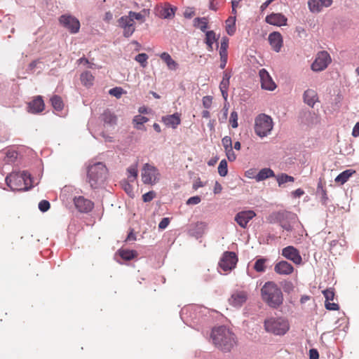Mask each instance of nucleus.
Segmentation results:
<instances>
[{
	"label": "nucleus",
	"mask_w": 359,
	"mask_h": 359,
	"mask_svg": "<svg viewBox=\"0 0 359 359\" xmlns=\"http://www.w3.org/2000/svg\"><path fill=\"white\" fill-rule=\"evenodd\" d=\"M269 43L271 48L276 53L280 51L283 44V39L281 34L278 32H273L268 37Z\"/></svg>",
	"instance_id": "nucleus-17"
},
{
	"label": "nucleus",
	"mask_w": 359,
	"mask_h": 359,
	"mask_svg": "<svg viewBox=\"0 0 359 359\" xmlns=\"http://www.w3.org/2000/svg\"><path fill=\"white\" fill-rule=\"evenodd\" d=\"M225 151H226V155L227 156V158L229 161L232 162L236 159V155L234 153L233 148L225 150Z\"/></svg>",
	"instance_id": "nucleus-56"
},
{
	"label": "nucleus",
	"mask_w": 359,
	"mask_h": 359,
	"mask_svg": "<svg viewBox=\"0 0 359 359\" xmlns=\"http://www.w3.org/2000/svg\"><path fill=\"white\" fill-rule=\"evenodd\" d=\"M238 262V257L235 252L226 251L224 252L219 262V267L224 272H228L234 269Z\"/></svg>",
	"instance_id": "nucleus-10"
},
{
	"label": "nucleus",
	"mask_w": 359,
	"mask_h": 359,
	"mask_svg": "<svg viewBox=\"0 0 359 359\" xmlns=\"http://www.w3.org/2000/svg\"><path fill=\"white\" fill-rule=\"evenodd\" d=\"M323 294L325 299V302H330V301L334 299V292L333 289H332V288L326 289L323 291Z\"/></svg>",
	"instance_id": "nucleus-49"
},
{
	"label": "nucleus",
	"mask_w": 359,
	"mask_h": 359,
	"mask_svg": "<svg viewBox=\"0 0 359 359\" xmlns=\"http://www.w3.org/2000/svg\"><path fill=\"white\" fill-rule=\"evenodd\" d=\"M201 201V198L198 196L190 197L187 201V205H197Z\"/></svg>",
	"instance_id": "nucleus-55"
},
{
	"label": "nucleus",
	"mask_w": 359,
	"mask_h": 359,
	"mask_svg": "<svg viewBox=\"0 0 359 359\" xmlns=\"http://www.w3.org/2000/svg\"><path fill=\"white\" fill-rule=\"evenodd\" d=\"M236 16H231L226 20V32L229 35H233L236 32Z\"/></svg>",
	"instance_id": "nucleus-34"
},
{
	"label": "nucleus",
	"mask_w": 359,
	"mask_h": 359,
	"mask_svg": "<svg viewBox=\"0 0 359 359\" xmlns=\"http://www.w3.org/2000/svg\"><path fill=\"white\" fill-rule=\"evenodd\" d=\"M229 122L233 128L238 127V114L236 111H233L231 113Z\"/></svg>",
	"instance_id": "nucleus-51"
},
{
	"label": "nucleus",
	"mask_w": 359,
	"mask_h": 359,
	"mask_svg": "<svg viewBox=\"0 0 359 359\" xmlns=\"http://www.w3.org/2000/svg\"><path fill=\"white\" fill-rule=\"evenodd\" d=\"M74 203L78 211L83 213L90 212L94 207V203L83 196L74 197Z\"/></svg>",
	"instance_id": "nucleus-14"
},
{
	"label": "nucleus",
	"mask_w": 359,
	"mask_h": 359,
	"mask_svg": "<svg viewBox=\"0 0 359 359\" xmlns=\"http://www.w3.org/2000/svg\"><path fill=\"white\" fill-rule=\"evenodd\" d=\"M128 180L130 182H133L137 177V163L131 165L127 168Z\"/></svg>",
	"instance_id": "nucleus-33"
},
{
	"label": "nucleus",
	"mask_w": 359,
	"mask_h": 359,
	"mask_svg": "<svg viewBox=\"0 0 359 359\" xmlns=\"http://www.w3.org/2000/svg\"><path fill=\"white\" fill-rule=\"evenodd\" d=\"M50 102L53 107L57 111H61L63 108V102L58 95H54L51 97Z\"/></svg>",
	"instance_id": "nucleus-38"
},
{
	"label": "nucleus",
	"mask_w": 359,
	"mask_h": 359,
	"mask_svg": "<svg viewBox=\"0 0 359 359\" xmlns=\"http://www.w3.org/2000/svg\"><path fill=\"white\" fill-rule=\"evenodd\" d=\"M128 15L130 18L133 19V21L135 20H140L142 22L144 21V15L142 13H136L134 11H129Z\"/></svg>",
	"instance_id": "nucleus-50"
},
{
	"label": "nucleus",
	"mask_w": 359,
	"mask_h": 359,
	"mask_svg": "<svg viewBox=\"0 0 359 359\" xmlns=\"http://www.w3.org/2000/svg\"><path fill=\"white\" fill-rule=\"evenodd\" d=\"M227 57H228V55H220L221 63H220L219 67L221 69L225 68V67L226 65V62H227Z\"/></svg>",
	"instance_id": "nucleus-61"
},
{
	"label": "nucleus",
	"mask_w": 359,
	"mask_h": 359,
	"mask_svg": "<svg viewBox=\"0 0 359 359\" xmlns=\"http://www.w3.org/2000/svg\"><path fill=\"white\" fill-rule=\"evenodd\" d=\"M281 255L294 264L299 265L302 263V258L299 250L294 246L289 245L283 248Z\"/></svg>",
	"instance_id": "nucleus-13"
},
{
	"label": "nucleus",
	"mask_w": 359,
	"mask_h": 359,
	"mask_svg": "<svg viewBox=\"0 0 359 359\" xmlns=\"http://www.w3.org/2000/svg\"><path fill=\"white\" fill-rule=\"evenodd\" d=\"M321 194H322L321 201L323 204H326L327 201L328 200V197L327 196L325 190H324L322 187H321Z\"/></svg>",
	"instance_id": "nucleus-64"
},
{
	"label": "nucleus",
	"mask_w": 359,
	"mask_h": 359,
	"mask_svg": "<svg viewBox=\"0 0 359 359\" xmlns=\"http://www.w3.org/2000/svg\"><path fill=\"white\" fill-rule=\"evenodd\" d=\"M50 208V203L46 200H42L39 203V209L43 212H45L47 210H48Z\"/></svg>",
	"instance_id": "nucleus-53"
},
{
	"label": "nucleus",
	"mask_w": 359,
	"mask_h": 359,
	"mask_svg": "<svg viewBox=\"0 0 359 359\" xmlns=\"http://www.w3.org/2000/svg\"><path fill=\"white\" fill-rule=\"evenodd\" d=\"M281 286L286 293H290L294 290V285L292 281L290 280H284L281 282Z\"/></svg>",
	"instance_id": "nucleus-46"
},
{
	"label": "nucleus",
	"mask_w": 359,
	"mask_h": 359,
	"mask_svg": "<svg viewBox=\"0 0 359 359\" xmlns=\"http://www.w3.org/2000/svg\"><path fill=\"white\" fill-rule=\"evenodd\" d=\"M107 169L102 162H97L88 167L87 179L92 189L100 187L107 179Z\"/></svg>",
	"instance_id": "nucleus-4"
},
{
	"label": "nucleus",
	"mask_w": 359,
	"mask_h": 359,
	"mask_svg": "<svg viewBox=\"0 0 359 359\" xmlns=\"http://www.w3.org/2000/svg\"><path fill=\"white\" fill-rule=\"evenodd\" d=\"M264 327L268 332L276 335H283L289 330V324L283 318L271 317L265 320Z\"/></svg>",
	"instance_id": "nucleus-5"
},
{
	"label": "nucleus",
	"mask_w": 359,
	"mask_h": 359,
	"mask_svg": "<svg viewBox=\"0 0 359 359\" xmlns=\"http://www.w3.org/2000/svg\"><path fill=\"white\" fill-rule=\"evenodd\" d=\"M319 353L318 351L315 348L309 350V358L310 359H318Z\"/></svg>",
	"instance_id": "nucleus-60"
},
{
	"label": "nucleus",
	"mask_w": 359,
	"mask_h": 359,
	"mask_svg": "<svg viewBox=\"0 0 359 359\" xmlns=\"http://www.w3.org/2000/svg\"><path fill=\"white\" fill-rule=\"evenodd\" d=\"M263 301L271 308L277 309L283 302V295L280 288L273 281L264 283L261 289Z\"/></svg>",
	"instance_id": "nucleus-3"
},
{
	"label": "nucleus",
	"mask_w": 359,
	"mask_h": 359,
	"mask_svg": "<svg viewBox=\"0 0 359 359\" xmlns=\"http://www.w3.org/2000/svg\"><path fill=\"white\" fill-rule=\"evenodd\" d=\"M160 57L166 63L169 69L176 70L177 69L178 64L174 60H172L170 54L168 53H162L160 55Z\"/></svg>",
	"instance_id": "nucleus-31"
},
{
	"label": "nucleus",
	"mask_w": 359,
	"mask_h": 359,
	"mask_svg": "<svg viewBox=\"0 0 359 359\" xmlns=\"http://www.w3.org/2000/svg\"><path fill=\"white\" fill-rule=\"evenodd\" d=\"M231 77V74L230 72H227V71H224L223 72V77H222V81L220 82L219 83V87H222V88H229V80Z\"/></svg>",
	"instance_id": "nucleus-45"
},
{
	"label": "nucleus",
	"mask_w": 359,
	"mask_h": 359,
	"mask_svg": "<svg viewBox=\"0 0 359 359\" xmlns=\"http://www.w3.org/2000/svg\"><path fill=\"white\" fill-rule=\"evenodd\" d=\"M6 156L8 158H11V161L16 159L18 156V153L15 151H8L6 153Z\"/></svg>",
	"instance_id": "nucleus-63"
},
{
	"label": "nucleus",
	"mask_w": 359,
	"mask_h": 359,
	"mask_svg": "<svg viewBox=\"0 0 359 359\" xmlns=\"http://www.w3.org/2000/svg\"><path fill=\"white\" fill-rule=\"evenodd\" d=\"M266 262V259L264 258H260L256 260L254 269L257 272H264L265 271L266 266L265 263Z\"/></svg>",
	"instance_id": "nucleus-42"
},
{
	"label": "nucleus",
	"mask_w": 359,
	"mask_h": 359,
	"mask_svg": "<svg viewBox=\"0 0 359 359\" xmlns=\"http://www.w3.org/2000/svg\"><path fill=\"white\" fill-rule=\"evenodd\" d=\"M200 309L199 307H197V306H189V307H184L183 309H182L181 310V312H180V317L182 318V320L186 323H187V320L184 319V316H188V314H189V317L191 318V320H194L196 318V314L197 313V311Z\"/></svg>",
	"instance_id": "nucleus-25"
},
{
	"label": "nucleus",
	"mask_w": 359,
	"mask_h": 359,
	"mask_svg": "<svg viewBox=\"0 0 359 359\" xmlns=\"http://www.w3.org/2000/svg\"><path fill=\"white\" fill-rule=\"evenodd\" d=\"M352 135L355 137L359 136V122L356 123L352 130Z\"/></svg>",
	"instance_id": "nucleus-62"
},
{
	"label": "nucleus",
	"mask_w": 359,
	"mask_h": 359,
	"mask_svg": "<svg viewBox=\"0 0 359 359\" xmlns=\"http://www.w3.org/2000/svg\"><path fill=\"white\" fill-rule=\"evenodd\" d=\"M28 111L32 114H38L44 109V103L41 96H37L28 104Z\"/></svg>",
	"instance_id": "nucleus-23"
},
{
	"label": "nucleus",
	"mask_w": 359,
	"mask_h": 359,
	"mask_svg": "<svg viewBox=\"0 0 359 359\" xmlns=\"http://www.w3.org/2000/svg\"><path fill=\"white\" fill-rule=\"evenodd\" d=\"M273 217L283 229L287 232H291L296 224H299L297 215L291 212H278L275 213Z\"/></svg>",
	"instance_id": "nucleus-7"
},
{
	"label": "nucleus",
	"mask_w": 359,
	"mask_h": 359,
	"mask_svg": "<svg viewBox=\"0 0 359 359\" xmlns=\"http://www.w3.org/2000/svg\"><path fill=\"white\" fill-rule=\"evenodd\" d=\"M163 119L166 126H170L172 128H177V126L180 125L181 122L180 116L177 114L167 116Z\"/></svg>",
	"instance_id": "nucleus-28"
},
{
	"label": "nucleus",
	"mask_w": 359,
	"mask_h": 359,
	"mask_svg": "<svg viewBox=\"0 0 359 359\" xmlns=\"http://www.w3.org/2000/svg\"><path fill=\"white\" fill-rule=\"evenodd\" d=\"M118 25L123 29V36L126 38L130 37L135 30V22L128 15L121 16L118 20Z\"/></svg>",
	"instance_id": "nucleus-12"
},
{
	"label": "nucleus",
	"mask_w": 359,
	"mask_h": 359,
	"mask_svg": "<svg viewBox=\"0 0 359 359\" xmlns=\"http://www.w3.org/2000/svg\"><path fill=\"white\" fill-rule=\"evenodd\" d=\"M124 90L121 87H115L109 90V95L114 96L116 98H120L121 95L123 94Z\"/></svg>",
	"instance_id": "nucleus-48"
},
{
	"label": "nucleus",
	"mask_w": 359,
	"mask_h": 359,
	"mask_svg": "<svg viewBox=\"0 0 359 359\" xmlns=\"http://www.w3.org/2000/svg\"><path fill=\"white\" fill-rule=\"evenodd\" d=\"M212 98L211 96H205L203 97V105L205 108L209 109L212 104Z\"/></svg>",
	"instance_id": "nucleus-58"
},
{
	"label": "nucleus",
	"mask_w": 359,
	"mask_h": 359,
	"mask_svg": "<svg viewBox=\"0 0 359 359\" xmlns=\"http://www.w3.org/2000/svg\"><path fill=\"white\" fill-rule=\"evenodd\" d=\"M218 173L221 177H225L228 173L227 161L225 159L222 160L218 165Z\"/></svg>",
	"instance_id": "nucleus-41"
},
{
	"label": "nucleus",
	"mask_w": 359,
	"mask_h": 359,
	"mask_svg": "<svg viewBox=\"0 0 359 359\" xmlns=\"http://www.w3.org/2000/svg\"><path fill=\"white\" fill-rule=\"evenodd\" d=\"M276 177L279 187H281L285 183L293 182L294 181V178L293 177L284 173L279 175Z\"/></svg>",
	"instance_id": "nucleus-37"
},
{
	"label": "nucleus",
	"mask_w": 359,
	"mask_h": 359,
	"mask_svg": "<svg viewBox=\"0 0 359 359\" xmlns=\"http://www.w3.org/2000/svg\"><path fill=\"white\" fill-rule=\"evenodd\" d=\"M94 76L90 72H85L81 75V81L86 86H90L93 85Z\"/></svg>",
	"instance_id": "nucleus-35"
},
{
	"label": "nucleus",
	"mask_w": 359,
	"mask_h": 359,
	"mask_svg": "<svg viewBox=\"0 0 359 359\" xmlns=\"http://www.w3.org/2000/svg\"><path fill=\"white\" fill-rule=\"evenodd\" d=\"M39 182L27 171L10 173L6 177V184L11 191H27Z\"/></svg>",
	"instance_id": "nucleus-1"
},
{
	"label": "nucleus",
	"mask_w": 359,
	"mask_h": 359,
	"mask_svg": "<svg viewBox=\"0 0 359 359\" xmlns=\"http://www.w3.org/2000/svg\"><path fill=\"white\" fill-rule=\"evenodd\" d=\"M148 55L146 53H139L135 57V61L140 63L142 67H146L147 65Z\"/></svg>",
	"instance_id": "nucleus-44"
},
{
	"label": "nucleus",
	"mask_w": 359,
	"mask_h": 359,
	"mask_svg": "<svg viewBox=\"0 0 359 359\" xmlns=\"http://www.w3.org/2000/svg\"><path fill=\"white\" fill-rule=\"evenodd\" d=\"M229 46V39L226 36L222 37L220 43L219 55H228L227 48Z\"/></svg>",
	"instance_id": "nucleus-43"
},
{
	"label": "nucleus",
	"mask_w": 359,
	"mask_h": 359,
	"mask_svg": "<svg viewBox=\"0 0 359 359\" xmlns=\"http://www.w3.org/2000/svg\"><path fill=\"white\" fill-rule=\"evenodd\" d=\"M222 143L225 150L232 148V140L229 136L224 137Z\"/></svg>",
	"instance_id": "nucleus-52"
},
{
	"label": "nucleus",
	"mask_w": 359,
	"mask_h": 359,
	"mask_svg": "<svg viewBox=\"0 0 359 359\" xmlns=\"http://www.w3.org/2000/svg\"><path fill=\"white\" fill-rule=\"evenodd\" d=\"M208 224L204 222H198L189 229V234L196 238H199L205 233Z\"/></svg>",
	"instance_id": "nucleus-22"
},
{
	"label": "nucleus",
	"mask_w": 359,
	"mask_h": 359,
	"mask_svg": "<svg viewBox=\"0 0 359 359\" xmlns=\"http://www.w3.org/2000/svg\"><path fill=\"white\" fill-rule=\"evenodd\" d=\"M177 8L170 4L165 5L160 11V16L163 19H170L175 15Z\"/></svg>",
	"instance_id": "nucleus-29"
},
{
	"label": "nucleus",
	"mask_w": 359,
	"mask_h": 359,
	"mask_svg": "<svg viewBox=\"0 0 359 359\" xmlns=\"http://www.w3.org/2000/svg\"><path fill=\"white\" fill-rule=\"evenodd\" d=\"M255 216L256 214L253 210L241 211L236 215L235 221L241 227L245 228L248 223Z\"/></svg>",
	"instance_id": "nucleus-15"
},
{
	"label": "nucleus",
	"mask_w": 359,
	"mask_h": 359,
	"mask_svg": "<svg viewBox=\"0 0 359 359\" xmlns=\"http://www.w3.org/2000/svg\"><path fill=\"white\" fill-rule=\"evenodd\" d=\"M215 33L213 31H208L205 34V43L209 47V50H212V45L216 41Z\"/></svg>",
	"instance_id": "nucleus-39"
},
{
	"label": "nucleus",
	"mask_w": 359,
	"mask_h": 359,
	"mask_svg": "<svg viewBox=\"0 0 359 359\" xmlns=\"http://www.w3.org/2000/svg\"><path fill=\"white\" fill-rule=\"evenodd\" d=\"M60 24L71 34H76L80 29V22L74 16L69 14L62 15L59 18Z\"/></svg>",
	"instance_id": "nucleus-9"
},
{
	"label": "nucleus",
	"mask_w": 359,
	"mask_h": 359,
	"mask_svg": "<svg viewBox=\"0 0 359 359\" xmlns=\"http://www.w3.org/2000/svg\"><path fill=\"white\" fill-rule=\"evenodd\" d=\"M293 271V266L285 260L278 262L274 266V271L279 275H290Z\"/></svg>",
	"instance_id": "nucleus-21"
},
{
	"label": "nucleus",
	"mask_w": 359,
	"mask_h": 359,
	"mask_svg": "<svg viewBox=\"0 0 359 359\" xmlns=\"http://www.w3.org/2000/svg\"><path fill=\"white\" fill-rule=\"evenodd\" d=\"M148 121V118L141 115H137L133 118V122L136 124V128L140 129V126Z\"/></svg>",
	"instance_id": "nucleus-47"
},
{
	"label": "nucleus",
	"mask_w": 359,
	"mask_h": 359,
	"mask_svg": "<svg viewBox=\"0 0 359 359\" xmlns=\"http://www.w3.org/2000/svg\"><path fill=\"white\" fill-rule=\"evenodd\" d=\"M248 294L245 291L234 292L230 299L229 304L234 307H241L247 300Z\"/></svg>",
	"instance_id": "nucleus-20"
},
{
	"label": "nucleus",
	"mask_w": 359,
	"mask_h": 359,
	"mask_svg": "<svg viewBox=\"0 0 359 359\" xmlns=\"http://www.w3.org/2000/svg\"><path fill=\"white\" fill-rule=\"evenodd\" d=\"M118 253L120 257L125 260H130L133 259L137 255L135 251L130 250H119Z\"/></svg>",
	"instance_id": "nucleus-36"
},
{
	"label": "nucleus",
	"mask_w": 359,
	"mask_h": 359,
	"mask_svg": "<svg viewBox=\"0 0 359 359\" xmlns=\"http://www.w3.org/2000/svg\"><path fill=\"white\" fill-rule=\"evenodd\" d=\"M273 177H276L274 172L269 168H264L259 171L255 179L257 182H261Z\"/></svg>",
	"instance_id": "nucleus-27"
},
{
	"label": "nucleus",
	"mask_w": 359,
	"mask_h": 359,
	"mask_svg": "<svg viewBox=\"0 0 359 359\" xmlns=\"http://www.w3.org/2000/svg\"><path fill=\"white\" fill-rule=\"evenodd\" d=\"M304 102L309 106L313 107L316 102L318 101V95L314 90L307 89L303 95Z\"/></svg>",
	"instance_id": "nucleus-24"
},
{
	"label": "nucleus",
	"mask_w": 359,
	"mask_h": 359,
	"mask_svg": "<svg viewBox=\"0 0 359 359\" xmlns=\"http://www.w3.org/2000/svg\"><path fill=\"white\" fill-rule=\"evenodd\" d=\"M170 219L168 217H164L158 224V228L160 229H165L169 224Z\"/></svg>",
	"instance_id": "nucleus-59"
},
{
	"label": "nucleus",
	"mask_w": 359,
	"mask_h": 359,
	"mask_svg": "<svg viewBox=\"0 0 359 359\" xmlns=\"http://www.w3.org/2000/svg\"><path fill=\"white\" fill-rule=\"evenodd\" d=\"M355 172V170L348 169L341 172L336 177L334 181L337 183H340L341 184H345L348 179Z\"/></svg>",
	"instance_id": "nucleus-30"
},
{
	"label": "nucleus",
	"mask_w": 359,
	"mask_h": 359,
	"mask_svg": "<svg viewBox=\"0 0 359 359\" xmlns=\"http://www.w3.org/2000/svg\"><path fill=\"white\" fill-rule=\"evenodd\" d=\"M331 62V57L326 51L320 52L314 62L311 65V69L313 72H320L327 68Z\"/></svg>",
	"instance_id": "nucleus-11"
},
{
	"label": "nucleus",
	"mask_w": 359,
	"mask_h": 359,
	"mask_svg": "<svg viewBox=\"0 0 359 359\" xmlns=\"http://www.w3.org/2000/svg\"><path fill=\"white\" fill-rule=\"evenodd\" d=\"M156 196V193L154 191H148L142 196L143 201L144 202L151 201Z\"/></svg>",
	"instance_id": "nucleus-54"
},
{
	"label": "nucleus",
	"mask_w": 359,
	"mask_h": 359,
	"mask_svg": "<svg viewBox=\"0 0 359 359\" xmlns=\"http://www.w3.org/2000/svg\"><path fill=\"white\" fill-rule=\"evenodd\" d=\"M332 0H309L308 6L311 13H319L324 7L331 6Z\"/></svg>",
	"instance_id": "nucleus-19"
},
{
	"label": "nucleus",
	"mask_w": 359,
	"mask_h": 359,
	"mask_svg": "<svg viewBox=\"0 0 359 359\" xmlns=\"http://www.w3.org/2000/svg\"><path fill=\"white\" fill-rule=\"evenodd\" d=\"M265 21L269 25L281 27L287 25V19L282 13H273L266 17Z\"/></svg>",
	"instance_id": "nucleus-18"
},
{
	"label": "nucleus",
	"mask_w": 359,
	"mask_h": 359,
	"mask_svg": "<svg viewBox=\"0 0 359 359\" xmlns=\"http://www.w3.org/2000/svg\"><path fill=\"white\" fill-rule=\"evenodd\" d=\"M195 27H198L202 32H205L208 27V22L205 18H196L194 19Z\"/></svg>",
	"instance_id": "nucleus-40"
},
{
	"label": "nucleus",
	"mask_w": 359,
	"mask_h": 359,
	"mask_svg": "<svg viewBox=\"0 0 359 359\" xmlns=\"http://www.w3.org/2000/svg\"><path fill=\"white\" fill-rule=\"evenodd\" d=\"M261 86L263 89L267 90H273L276 86L269 72L265 69H262L259 72Z\"/></svg>",
	"instance_id": "nucleus-16"
},
{
	"label": "nucleus",
	"mask_w": 359,
	"mask_h": 359,
	"mask_svg": "<svg viewBox=\"0 0 359 359\" xmlns=\"http://www.w3.org/2000/svg\"><path fill=\"white\" fill-rule=\"evenodd\" d=\"M141 177L144 184L154 185L160 181L161 173L156 167L147 163L142 168Z\"/></svg>",
	"instance_id": "nucleus-8"
},
{
	"label": "nucleus",
	"mask_w": 359,
	"mask_h": 359,
	"mask_svg": "<svg viewBox=\"0 0 359 359\" xmlns=\"http://www.w3.org/2000/svg\"><path fill=\"white\" fill-rule=\"evenodd\" d=\"M302 122L307 126L316 125L319 123V118L314 112L306 111L304 113Z\"/></svg>",
	"instance_id": "nucleus-26"
},
{
	"label": "nucleus",
	"mask_w": 359,
	"mask_h": 359,
	"mask_svg": "<svg viewBox=\"0 0 359 359\" xmlns=\"http://www.w3.org/2000/svg\"><path fill=\"white\" fill-rule=\"evenodd\" d=\"M325 306L326 309L330 311H337L339 309V306L336 303H330V302H325Z\"/></svg>",
	"instance_id": "nucleus-57"
},
{
	"label": "nucleus",
	"mask_w": 359,
	"mask_h": 359,
	"mask_svg": "<svg viewBox=\"0 0 359 359\" xmlns=\"http://www.w3.org/2000/svg\"><path fill=\"white\" fill-rule=\"evenodd\" d=\"M210 339L214 345L224 352H229L236 344L235 336L225 326H219L212 330Z\"/></svg>",
	"instance_id": "nucleus-2"
},
{
	"label": "nucleus",
	"mask_w": 359,
	"mask_h": 359,
	"mask_svg": "<svg viewBox=\"0 0 359 359\" xmlns=\"http://www.w3.org/2000/svg\"><path fill=\"white\" fill-rule=\"evenodd\" d=\"M273 128L272 118L265 114H259L255 120V132L259 137L268 136Z\"/></svg>",
	"instance_id": "nucleus-6"
},
{
	"label": "nucleus",
	"mask_w": 359,
	"mask_h": 359,
	"mask_svg": "<svg viewBox=\"0 0 359 359\" xmlns=\"http://www.w3.org/2000/svg\"><path fill=\"white\" fill-rule=\"evenodd\" d=\"M102 118L105 124L114 126L116 123V116L110 111H104L102 114Z\"/></svg>",
	"instance_id": "nucleus-32"
}]
</instances>
